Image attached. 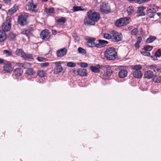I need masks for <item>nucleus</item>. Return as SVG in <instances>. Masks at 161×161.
Wrapping results in <instances>:
<instances>
[{"mask_svg":"<svg viewBox=\"0 0 161 161\" xmlns=\"http://www.w3.org/2000/svg\"><path fill=\"white\" fill-rule=\"evenodd\" d=\"M100 18V14L96 12L90 10L87 12V17L84 20V23L86 25H94Z\"/></svg>","mask_w":161,"mask_h":161,"instance_id":"1","label":"nucleus"},{"mask_svg":"<svg viewBox=\"0 0 161 161\" xmlns=\"http://www.w3.org/2000/svg\"><path fill=\"white\" fill-rule=\"evenodd\" d=\"M104 55L107 59L109 60L115 59L117 56L115 49L111 47L107 48L105 52Z\"/></svg>","mask_w":161,"mask_h":161,"instance_id":"2","label":"nucleus"},{"mask_svg":"<svg viewBox=\"0 0 161 161\" xmlns=\"http://www.w3.org/2000/svg\"><path fill=\"white\" fill-rule=\"evenodd\" d=\"M158 8L154 4L150 5L147 7V14L149 17L153 18L156 12L158 11Z\"/></svg>","mask_w":161,"mask_h":161,"instance_id":"3","label":"nucleus"},{"mask_svg":"<svg viewBox=\"0 0 161 161\" xmlns=\"http://www.w3.org/2000/svg\"><path fill=\"white\" fill-rule=\"evenodd\" d=\"M28 16L27 14L26 13L19 15L18 19V24L22 26L26 25L28 23L27 20Z\"/></svg>","mask_w":161,"mask_h":161,"instance_id":"4","label":"nucleus"},{"mask_svg":"<svg viewBox=\"0 0 161 161\" xmlns=\"http://www.w3.org/2000/svg\"><path fill=\"white\" fill-rule=\"evenodd\" d=\"M11 20V18L10 17H7L5 22L3 24L2 29L3 31L4 32L8 31L10 30L11 27V24H10Z\"/></svg>","mask_w":161,"mask_h":161,"instance_id":"5","label":"nucleus"},{"mask_svg":"<svg viewBox=\"0 0 161 161\" xmlns=\"http://www.w3.org/2000/svg\"><path fill=\"white\" fill-rule=\"evenodd\" d=\"M100 9L102 12L105 14L108 13L111 11L110 5L108 3L104 2L101 4Z\"/></svg>","mask_w":161,"mask_h":161,"instance_id":"6","label":"nucleus"},{"mask_svg":"<svg viewBox=\"0 0 161 161\" xmlns=\"http://www.w3.org/2000/svg\"><path fill=\"white\" fill-rule=\"evenodd\" d=\"M28 9L32 12L36 13L37 11V4L33 3L32 0L29 1L27 4Z\"/></svg>","mask_w":161,"mask_h":161,"instance_id":"7","label":"nucleus"},{"mask_svg":"<svg viewBox=\"0 0 161 161\" xmlns=\"http://www.w3.org/2000/svg\"><path fill=\"white\" fill-rule=\"evenodd\" d=\"M103 68L107 69L106 71L105 72L103 75V78L106 79L108 78L109 76H110L113 73V71L111 69V66L108 65H105L103 66Z\"/></svg>","mask_w":161,"mask_h":161,"instance_id":"8","label":"nucleus"},{"mask_svg":"<svg viewBox=\"0 0 161 161\" xmlns=\"http://www.w3.org/2000/svg\"><path fill=\"white\" fill-rule=\"evenodd\" d=\"M50 34V32L47 30L42 31L40 33V37L43 40L46 41L49 38Z\"/></svg>","mask_w":161,"mask_h":161,"instance_id":"9","label":"nucleus"},{"mask_svg":"<svg viewBox=\"0 0 161 161\" xmlns=\"http://www.w3.org/2000/svg\"><path fill=\"white\" fill-rule=\"evenodd\" d=\"M3 68V70L7 73L11 72L13 70V68L11 63L8 61H7L4 63Z\"/></svg>","mask_w":161,"mask_h":161,"instance_id":"10","label":"nucleus"},{"mask_svg":"<svg viewBox=\"0 0 161 161\" xmlns=\"http://www.w3.org/2000/svg\"><path fill=\"white\" fill-rule=\"evenodd\" d=\"M113 34L112 40L113 41L118 42L122 40V36L121 33L115 31L113 33Z\"/></svg>","mask_w":161,"mask_h":161,"instance_id":"11","label":"nucleus"},{"mask_svg":"<svg viewBox=\"0 0 161 161\" xmlns=\"http://www.w3.org/2000/svg\"><path fill=\"white\" fill-rule=\"evenodd\" d=\"M118 69L120 70L118 74L120 78H123L127 76L128 72L127 71L124 69L123 66H119Z\"/></svg>","mask_w":161,"mask_h":161,"instance_id":"12","label":"nucleus"},{"mask_svg":"<svg viewBox=\"0 0 161 161\" xmlns=\"http://www.w3.org/2000/svg\"><path fill=\"white\" fill-rule=\"evenodd\" d=\"M86 44L90 47H97V44L95 42L96 39L94 38H90L86 39Z\"/></svg>","mask_w":161,"mask_h":161,"instance_id":"13","label":"nucleus"},{"mask_svg":"<svg viewBox=\"0 0 161 161\" xmlns=\"http://www.w3.org/2000/svg\"><path fill=\"white\" fill-rule=\"evenodd\" d=\"M54 64L56 65L54 70L56 74H58L61 72L63 70V68L61 64V62H57L54 63Z\"/></svg>","mask_w":161,"mask_h":161,"instance_id":"14","label":"nucleus"},{"mask_svg":"<svg viewBox=\"0 0 161 161\" xmlns=\"http://www.w3.org/2000/svg\"><path fill=\"white\" fill-rule=\"evenodd\" d=\"M103 66L100 65L99 64H97L95 66H91L90 67V69L91 71L96 73L100 72V69L103 68Z\"/></svg>","mask_w":161,"mask_h":161,"instance_id":"15","label":"nucleus"},{"mask_svg":"<svg viewBox=\"0 0 161 161\" xmlns=\"http://www.w3.org/2000/svg\"><path fill=\"white\" fill-rule=\"evenodd\" d=\"M67 53V50L65 48H63L57 51L56 54L58 57H62L65 55Z\"/></svg>","mask_w":161,"mask_h":161,"instance_id":"16","label":"nucleus"},{"mask_svg":"<svg viewBox=\"0 0 161 161\" xmlns=\"http://www.w3.org/2000/svg\"><path fill=\"white\" fill-rule=\"evenodd\" d=\"M32 30L31 29H23L21 31V33L25 35L28 37L29 38V37L32 36Z\"/></svg>","mask_w":161,"mask_h":161,"instance_id":"17","label":"nucleus"},{"mask_svg":"<svg viewBox=\"0 0 161 161\" xmlns=\"http://www.w3.org/2000/svg\"><path fill=\"white\" fill-rule=\"evenodd\" d=\"M144 75L145 78L149 79L153 77L154 73L151 70H147L145 72Z\"/></svg>","mask_w":161,"mask_h":161,"instance_id":"18","label":"nucleus"},{"mask_svg":"<svg viewBox=\"0 0 161 161\" xmlns=\"http://www.w3.org/2000/svg\"><path fill=\"white\" fill-rule=\"evenodd\" d=\"M99 43L97 44V47H104L108 43V42L107 41L99 39L98 40Z\"/></svg>","mask_w":161,"mask_h":161,"instance_id":"19","label":"nucleus"},{"mask_svg":"<svg viewBox=\"0 0 161 161\" xmlns=\"http://www.w3.org/2000/svg\"><path fill=\"white\" fill-rule=\"evenodd\" d=\"M132 74L133 76L137 78H141L142 75V72L140 70H134Z\"/></svg>","mask_w":161,"mask_h":161,"instance_id":"20","label":"nucleus"},{"mask_svg":"<svg viewBox=\"0 0 161 161\" xmlns=\"http://www.w3.org/2000/svg\"><path fill=\"white\" fill-rule=\"evenodd\" d=\"M22 58L28 61H33L34 60L31 54H26L25 53L22 56Z\"/></svg>","mask_w":161,"mask_h":161,"instance_id":"21","label":"nucleus"},{"mask_svg":"<svg viewBox=\"0 0 161 161\" xmlns=\"http://www.w3.org/2000/svg\"><path fill=\"white\" fill-rule=\"evenodd\" d=\"M18 9V6L16 5H14L13 7L8 10V13L10 15H12Z\"/></svg>","mask_w":161,"mask_h":161,"instance_id":"22","label":"nucleus"},{"mask_svg":"<svg viewBox=\"0 0 161 161\" xmlns=\"http://www.w3.org/2000/svg\"><path fill=\"white\" fill-rule=\"evenodd\" d=\"M146 8V7L143 6L138 7L137 13L138 14V16H144L145 15V13L144 12L143 10L145 9Z\"/></svg>","mask_w":161,"mask_h":161,"instance_id":"23","label":"nucleus"},{"mask_svg":"<svg viewBox=\"0 0 161 161\" xmlns=\"http://www.w3.org/2000/svg\"><path fill=\"white\" fill-rule=\"evenodd\" d=\"M77 73L78 75L80 76H85L86 75L87 71L86 69H80L78 70Z\"/></svg>","mask_w":161,"mask_h":161,"instance_id":"24","label":"nucleus"},{"mask_svg":"<svg viewBox=\"0 0 161 161\" xmlns=\"http://www.w3.org/2000/svg\"><path fill=\"white\" fill-rule=\"evenodd\" d=\"M14 72L16 76L19 77L22 74L23 71L20 68H16L14 70Z\"/></svg>","mask_w":161,"mask_h":161,"instance_id":"25","label":"nucleus"},{"mask_svg":"<svg viewBox=\"0 0 161 161\" xmlns=\"http://www.w3.org/2000/svg\"><path fill=\"white\" fill-rule=\"evenodd\" d=\"M6 38V35L5 32L2 30H0V42L4 41Z\"/></svg>","mask_w":161,"mask_h":161,"instance_id":"26","label":"nucleus"},{"mask_svg":"<svg viewBox=\"0 0 161 161\" xmlns=\"http://www.w3.org/2000/svg\"><path fill=\"white\" fill-rule=\"evenodd\" d=\"M35 72L32 68H29L26 71V74L28 75H31L35 74Z\"/></svg>","mask_w":161,"mask_h":161,"instance_id":"27","label":"nucleus"},{"mask_svg":"<svg viewBox=\"0 0 161 161\" xmlns=\"http://www.w3.org/2000/svg\"><path fill=\"white\" fill-rule=\"evenodd\" d=\"M84 10L82 6H74L73 7V8L71 9L74 12H76L78 11H83Z\"/></svg>","mask_w":161,"mask_h":161,"instance_id":"28","label":"nucleus"},{"mask_svg":"<svg viewBox=\"0 0 161 161\" xmlns=\"http://www.w3.org/2000/svg\"><path fill=\"white\" fill-rule=\"evenodd\" d=\"M122 21L124 24V25H126L129 24L131 21V19L129 17H124L122 18Z\"/></svg>","mask_w":161,"mask_h":161,"instance_id":"29","label":"nucleus"},{"mask_svg":"<svg viewBox=\"0 0 161 161\" xmlns=\"http://www.w3.org/2000/svg\"><path fill=\"white\" fill-rule=\"evenodd\" d=\"M153 80L154 82L157 83H159L161 81V77L157 75L153 76Z\"/></svg>","mask_w":161,"mask_h":161,"instance_id":"30","label":"nucleus"},{"mask_svg":"<svg viewBox=\"0 0 161 161\" xmlns=\"http://www.w3.org/2000/svg\"><path fill=\"white\" fill-rule=\"evenodd\" d=\"M37 74L39 77H42L45 76L47 73L45 71L40 70L37 71Z\"/></svg>","mask_w":161,"mask_h":161,"instance_id":"31","label":"nucleus"},{"mask_svg":"<svg viewBox=\"0 0 161 161\" xmlns=\"http://www.w3.org/2000/svg\"><path fill=\"white\" fill-rule=\"evenodd\" d=\"M156 37L155 36H150L149 37L147 38L146 41L147 43H149L152 42L155 40L156 39Z\"/></svg>","mask_w":161,"mask_h":161,"instance_id":"32","label":"nucleus"},{"mask_svg":"<svg viewBox=\"0 0 161 161\" xmlns=\"http://www.w3.org/2000/svg\"><path fill=\"white\" fill-rule=\"evenodd\" d=\"M131 69L135 70H140L141 69L142 67L141 65H131L130 66Z\"/></svg>","mask_w":161,"mask_h":161,"instance_id":"33","label":"nucleus"},{"mask_svg":"<svg viewBox=\"0 0 161 161\" xmlns=\"http://www.w3.org/2000/svg\"><path fill=\"white\" fill-rule=\"evenodd\" d=\"M24 51L22 50V49H17L15 51L16 54L18 56H20L22 58V56L23 55L24 53Z\"/></svg>","mask_w":161,"mask_h":161,"instance_id":"34","label":"nucleus"},{"mask_svg":"<svg viewBox=\"0 0 161 161\" xmlns=\"http://www.w3.org/2000/svg\"><path fill=\"white\" fill-rule=\"evenodd\" d=\"M115 25L118 27L123 26L124 24H123V22L122 21V19L121 18L115 22Z\"/></svg>","mask_w":161,"mask_h":161,"instance_id":"35","label":"nucleus"},{"mask_svg":"<svg viewBox=\"0 0 161 161\" xmlns=\"http://www.w3.org/2000/svg\"><path fill=\"white\" fill-rule=\"evenodd\" d=\"M126 10L128 15L132 14L134 12L133 8L131 6H130L128 7Z\"/></svg>","mask_w":161,"mask_h":161,"instance_id":"36","label":"nucleus"},{"mask_svg":"<svg viewBox=\"0 0 161 161\" xmlns=\"http://www.w3.org/2000/svg\"><path fill=\"white\" fill-rule=\"evenodd\" d=\"M54 8L51 7L48 8H46V12L47 14H53L54 13Z\"/></svg>","mask_w":161,"mask_h":161,"instance_id":"37","label":"nucleus"},{"mask_svg":"<svg viewBox=\"0 0 161 161\" xmlns=\"http://www.w3.org/2000/svg\"><path fill=\"white\" fill-rule=\"evenodd\" d=\"M3 54H5L7 57L9 56L12 55V52L11 50H5L3 52Z\"/></svg>","mask_w":161,"mask_h":161,"instance_id":"38","label":"nucleus"},{"mask_svg":"<svg viewBox=\"0 0 161 161\" xmlns=\"http://www.w3.org/2000/svg\"><path fill=\"white\" fill-rule=\"evenodd\" d=\"M66 21V18L65 17H62L60 19H57L56 20V22L57 23H64Z\"/></svg>","mask_w":161,"mask_h":161,"instance_id":"39","label":"nucleus"},{"mask_svg":"<svg viewBox=\"0 0 161 161\" xmlns=\"http://www.w3.org/2000/svg\"><path fill=\"white\" fill-rule=\"evenodd\" d=\"M21 65H22V67L24 69H28L31 66L30 64L27 62L24 63L23 64Z\"/></svg>","mask_w":161,"mask_h":161,"instance_id":"40","label":"nucleus"},{"mask_svg":"<svg viewBox=\"0 0 161 161\" xmlns=\"http://www.w3.org/2000/svg\"><path fill=\"white\" fill-rule=\"evenodd\" d=\"M138 32L137 28H135L133 29L131 31V34L133 36H136L137 35Z\"/></svg>","mask_w":161,"mask_h":161,"instance_id":"41","label":"nucleus"},{"mask_svg":"<svg viewBox=\"0 0 161 161\" xmlns=\"http://www.w3.org/2000/svg\"><path fill=\"white\" fill-rule=\"evenodd\" d=\"M78 51L80 53L85 54L86 53V50L80 47L78 49Z\"/></svg>","mask_w":161,"mask_h":161,"instance_id":"42","label":"nucleus"},{"mask_svg":"<svg viewBox=\"0 0 161 161\" xmlns=\"http://www.w3.org/2000/svg\"><path fill=\"white\" fill-rule=\"evenodd\" d=\"M141 53L144 56H149L150 55V53L145 50L141 51Z\"/></svg>","mask_w":161,"mask_h":161,"instance_id":"43","label":"nucleus"},{"mask_svg":"<svg viewBox=\"0 0 161 161\" xmlns=\"http://www.w3.org/2000/svg\"><path fill=\"white\" fill-rule=\"evenodd\" d=\"M144 48L145 50L149 51L152 49L153 47L152 46L147 45L144 47Z\"/></svg>","mask_w":161,"mask_h":161,"instance_id":"44","label":"nucleus"},{"mask_svg":"<svg viewBox=\"0 0 161 161\" xmlns=\"http://www.w3.org/2000/svg\"><path fill=\"white\" fill-rule=\"evenodd\" d=\"M104 38L107 39H112V36L110 34L108 33H105L103 35Z\"/></svg>","mask_w":161,"mask_h":161,"instance_id":"45","label":"nucleus"},{"mask_svg":"<svg viewBox=\"0 0 161 161\" xmlns=\"http://www.w3.org/2000/svg\"><path fill=\"white\" fill-rule=\"evenodd\" d=\"M149 67L150 69H153L154 72H156V69H157V66L155 64L151 65L149 66Z\"/></svg>","mask_w":161,"mask_h":161,"instance_id":"46","label":"nucleus"},{"mask_svg":"<svg viewBox=\"0 0 161 161\" xmlns=\"http://www.w3.org/2000/svg\"><path fill=\"white\" fill-rule=\"evenodd\" d=\"M156 57L155 58H157V57H159L161 56V52L160 49H158L157 51L155 53Z\"/></svg>","mask_w":161,"mask_h":161,"instance_id":"47","label":"nucleus"},{"mask_svg":"<svg viewBox=\"0 0 161 161\" xmlns=\"http://www.w3.org/2000/svg\"><path fill=\"white\" fill-rule=\"evenodd\" d=\"M15 37V35L13 33H10L8 36V38L9 40H13Z\"/></svg>","mask_w":161,"mask_h":161,"instance_id":"48","label":"nucleus"},{"mask_svg":"<svg viewBox=\"0 0 161 161\" xmlns=\"http://www.w3.org/2000/svg\"><path fill=\"white\" fill-rule=\"evenodd\" d=\"M67 66L69 67H74L76 66V64L72 62H69L67 63Z\"/></svg>","mask_w":161,"mask_h":161,"instance_id":"49","label":"nucleus"},{"mask_svg":"<svg viewBox=\"0 0 161 161\" xmlns=\"http://www.w3.org/2000/svg\"><path fill=\"white\" fill-rule=\"evenodd\" d=\"M36 59L38 61L40 62H45L47 60L46 58L40 57H38Z\"/></svg>","mask_w":161,"mask_h":161,"instance_id":"50","label":"nucleus"},{"mask_svg":"<svg viewBox=\"0 0 161 161\" xmlns=\"http://www.w3.org/2000/svg\"><path fill=\"white\" fill-rule=\"evenodd\" d=\"M80 66L83 68H86L87 67L88 64L85 63H80Z\"/></svg>","mask_w":161,"mask_h":161,"instance_id":"51","label":"nucleus"},{"mask_svg":"<svg viewBox=\"0 0 161 161\" xmlns=\"http://www.w3.org/2000/svg\"><path fill=\"white\" fill-rule=\"evenodd\" d=\"M49 63L48 62L42 63L40 64L41 66L42 67H47L49 65Z\"/></svg>","mask_w":161,"mask_h":161,"instance_id":"52","label":"nucleus"},{"mask_svg":"<svg viewBox=\"0 0 161 161\" xmlns=\"http://www.w3.org/2000/svg\"><path fill=\"white\" fill-rule=\"evenodd\" d=\"M142 40V38L140 36L138 37L137 38V41L136 42L140 44L141 43Z\"/></svg>","mask_w":161,"mask_h":161,"instance_id":"53","label":"nucleus"},{"mask_svg":"<svg viewBox=\"0 0 161 161\" xmlns=\"http://www.w3.org/2000/svg\"><path fill=\"white\" fill-rule=\"evenodd\" d=\"M135 46L136 49H138L140 47V44L136 42L135 44Z\"/></svg>","mask_w":161,"mask_h":161,"instance_id":"54","label":"nucleus"},{"mask_svg":"<svg viewBox=\"0 0 161 161\" xmlns=\"http://www.w3.org/2000/svg\"><path fill=\"white\" fill-rule=\"evenodd\" d=\"M156 69V72H161V68L159 67H157V69Z\"/></svg>","mask_w":161,"mask_h":161,"instance_id":"55","label":"nucleus"},{"mask_svg":"<svg viewBox=\"0 0 161 161\" xmlns=\"http://www.w3.org/2000/svg\"><path fill=\"white\" fill-rule=\"evenodd\" d=\"M150 0H139V1L140 2V3H144L145 2H148Z\"/></svg>","mask_w":161,"mask_h":161,"instance_id":"56","label":"nucleus"},{"mask_svg":"<svg viewBox=\"0 0 161 161\" xmlns=\"http://www.w3.org/2000/svg\"><path fill=\"white\" fill-rule=\"evenodd\" d=\"M52 33L53 35H56L57 34V31L55 30H53L52 31Z\"/></svg>","mask_w":161,"mask_h":161,"instance_id":"57","label":"nucleus"},{"mask_svg":"<svg viewBox=\"0 0 161 161\" xmlns=\"http://www.w3.org/2000/svg\"><path fill=\"white\" fill-rule=\"evenodd\" d=\"M3 1L6 3H8L10 2L11 0H3Z\"/></svg>","mask_w":161,"mask_h":161,"instance_id":"58","label":"nucleus"},{"mask_svg":"<svg viewBox=\"0 0 161 161\" xmlns=\"http://www.w3.org/2000/svg\"><path fill=\"white\" fill-rule=\"evenodd\" d=\"M4 60L0 58V64H3L4 63Z\"/></svg>","mask_w":161,"mask_h":161,"instance_id":"59","label":"nucleus"},{"mask_svg":"<svg viewBox=\"0 0 161 161\" xmlns=\"http://www.w3.org/2000/svg\"><path fill=\"white\" fill-rule=\"evenodd\" d=\"M23 64V63H18L17 64V65L18 66H21V67H22V65H21V64Z\"/></svg>","mask_w":161,"mask_h":161,"instance_id":"60","label":"nucleus"},{"mask_svg":"<svg viewBox=\"0 0 161 161\" xmlns=\"http://www.w3.org/2000/svg\"><path fill=\"white\" fill-rule=\"evenodd\" d=\"M156 14L160 18H161V13H158Z\"/></svg>","mask_w":161,"mask_h":161,"instance_id":"61","label":"nucleus"},{"mask_svg":"<svg viewBox=\"0 0 161 161\" xmlns=\"http://www.w3.org/2000/svg\"><path fill=\"white\" fill-rule=\"evenodd\" d=\"M132 27H128V29L129 30H130L131 29H132Z\"/></svg>","mask_w":161,"mask_h":161,"instance_id":"62","label":"nucleus"},{"mask_svg":"<svg viewBox=\"0 0 161 161\" xmlns=\"http://www.w3.org/2000/svg\"><path fill=\"white\" fill-rule=\"evenodd\" d=\"M48 0H42V1L43 2H46L48 1Z\"/></svg>","mask_w":161,"mask_h":161,"instance_id":"63","label":"nucleus"},{"mask_svg":"<svg viewBox=\"0 0 161 161\" xmlns=\"http://www.w3.org/2000/svg\"><path fill=\"white\" fill-rule=\"evenodd\" d=\"M155 57H156V56H155V58L153 59V60H156V59H157V58H155Z\"/></svg>","mask_w":161,"mask_h":161,"instance_id":"64","label":"nucleus"}]
</instances>
